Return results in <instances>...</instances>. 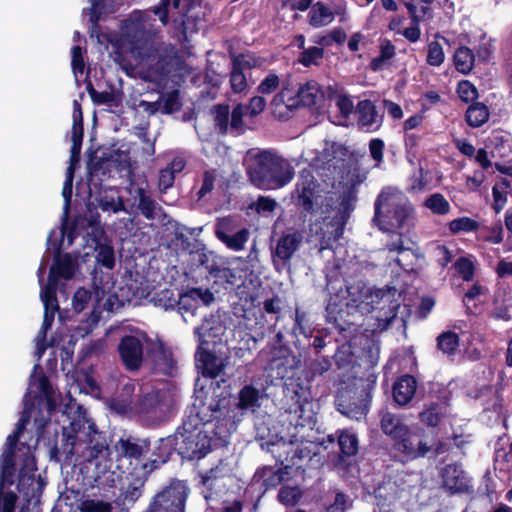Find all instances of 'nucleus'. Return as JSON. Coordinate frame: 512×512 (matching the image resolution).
Listing matches in <instances>:
<instances>
[{"instance_id":"obj_1","label":"nucleus","mask_w":512,"mask_h":512,"mask_svg":"<svg viewBox=\"0 0 512 512\" xmlns=\"http://www.w3.org/2000/svg\"><path fill=\"white\" fill-rule=\"evenodd\" d=\"M33 409L34 404H29L26 401L15 430L6 438L0 457V463H4V472L8 476L11 475L8 469H11L12 465L19 466L17 487L28 501L33 498H38L47 484L46 480L42 478L41 475H35L37 471L35 450L38 442L44 438V431L46 426L50 423V419L34 418L37 438L33 445L20 441L27 424L30 422Z\"/></svg>"},{"instance_id":"obj_2","label":"nucleus","mask_w":512,"mask_h":512,"mask_svg":"<svg viewBox=\"0 0 512 512\" xmlns=\"http://www.w3.org/2000/svg\"><path fill=\"white\" fill-rule=\"evenodd\" d=\"M217 390L219 386L206 408L208 416L202 415L200 408L192 405L186 410L181 426L176 429L178 454L182 459L193 461L204 458L212 450L213 437L210 434L217 440H223V392L217 393Z\"/></svg>"},{"instance_id":"obj_3","label":"nucleus","mask_w":512,"mask_h":512,"mask_svg":"<svg viewBox=\"0 0 512 512\" xmlns=\"http://www.w3.org/2000/svg\"><path fill=\"white\" fill-rule=\"evenodd\" d=\"M66 431L65 428H63ZM63 432V443L59 448L57 444L51 448V457L60 460V455L65 454L66 458L82 461L87 464V469L94 466V481L99 483L101 475H105L111 468V461L108 460L109 445L103 432L97 430L95 424L88 426V432L83 434Z\"/></svg>"},{"instance_id":"obj_4","label":"nucleus","mask_w":512,"mask_h":512,"mask_svg":"<svg viewBox=\"0 0 512 512\" xmlns=\"http://www.w3.org/2000/svg\"><path fill=\"white\" fill-rule=\"evenodd\" d=\"M194 334L200 341L195 353L197 368L201 370L203 377L212 380L209 388L211 401L213 392L218 386L217 393L220 391L224 393V389L221 388L224 378L216 379L224 369V358H222L224 322L221 320L219 310L217 315L211 314L210 318H205L203 324L194 329ZM222 398L224 399V395Z\"/></svg>"},{"instance_id":"obj_5","label":"nucleus","mask_w":512,"mask_h":512,"mask_svg":"<svg viewBox=\"0 0 512 512\" xmlns=\"http://www.w3.org/2000/svg\"><path fill=\"white\" fill-rule=\"evenodd\" d=\"M251 161L247 173L251 183L259 189L282 188L295 176L291 162L275 150H259L251 156Z\"/></svg>"},{"instance_id":"obj_6","label":"nucleus","mask_w":512,"mask_h":512,"mask_svg":"<svg viewBox=\"0 0 512 512\" xmlns=\"http://www.w3.org/2000/svg\"><path fill=\"white\" fill-rule=\"evenodd\" d=\"M293 197L299 208L306 213L315 214L327 211V208L337 204L343 198V195L337 192L324 191L312 172L303 169L299 173Z\"/></svg>"},{"instance_id":"obj_7","label":"nucleus","mask_w":512,"mask_h":512,"mask_svg":"<svg viewBox=\"0 0 512 512\" xmlns=\"http://www.w3.org/2000/svg\"><path fill=\"white\" fill-rule=\"evenodd\" d=\"M354 200L351 193H345L337 204L320 212L321 219L315 224V235L319 238L321 250L332 248L342 237L346 221L354 209Z\"/></svg>"},{"instance_id":"obj_8","label":"nucleus","mask_w":512,"mask_h":512,"mask_svg":"<svg viewBox=\"0 0 512 512\" xmlns=\"http://www.w3.org/2000/svg\"><path fill=\"white\" fill-rule=\"evenodd\" d=\"M190 488L186 481L172 479L167 486L153 496L149 512H186Z\"/></svg>"},{"instance_id":"obj_9","label":"nucleus","mask_w":512,"mask_h":512,"mask_svg":"<svg viewBox=\"0 0 512 512\" xmlns=\"http://www.w3.org/2000/svg\"><path fill=\"white\" fill-rule=\"evenodd\" d=\"M145 69L144 79L147 81L163 80L168 77L174 66V56L165 49H159L153 44L138 57Z\"/></svg>"},{"instance_id":"obj_10","label":"nucleus","mask_w":512,"mask_h":512,"mask_svg":"<svg viewBox=\"0 0 512 512\" xmlns=\"http://www.w3.org/2000/svg\"><path fill=\"white\" fill-rule=\"evenodd\" d=\"M113 447L118 461L125 459L130 465H135L133 471L138 467L143 471V464L147 461L146 455L150 451L151 441L149 438L128 435L120 437Z\"/></svg>"},{"instance_id":"obj_11","label":"nucleus","mask_w":512,"mask_h":512,"mask_svg":"<svg viewBox=\"0 0 512 512\" xmlns=\"http://www.w3.org/2000/svg\"><path fill=\"white\" fill-rule=\"evenodd\" d=\"M132 414L147 426H158L166 420V410L158 392H149L137 397Z\"/></svg>"},{"instance_id":"obj_12","label":"nucleus","mask_w":512,"mask_h":512,"mask_svg":"<svg viewBox=\"0 0 512 512\" xmlns=\"http://www.w3.org/2000/svg\"><path fill=\"white\" fill-rule=\"evenodd\" d=\"M121 28L120 41L126 43L137 58L154 44L145 23L141 20L126 19Z\"/></svg>"},{"instance_id":"obj_13","label":"nucleus","mask_w":512,"mask_h":512,"mask_svg":"<svg viewBox=\"0 0 512 512\" xmlns=\"http://www.w3.org/2000/svg\"><path fill=\"white\" fill-rule=\"evenodd\" d=\"M145 333L140 335H124L118 345L117 353L119 359L127 371H137L141 368L144 360Z\"/></svg>"},{"instance_id":"obj_14","label":"nucleus","mask_w":512,"mask_h":512,"mask_svg":"<svg viewBox=\"0 0 512 512\" xmlns=\"http://www.w3.org/2000/svg\"><path fill=\"white\" fill-rule=\"evenodd\" d=\"M91 231L87 233V244L96 252V263L103 268L112 270L115 267V251L105 236L97 219L89 221Z\"/></svg>"},{"instance_id":"obj_15","label":"nucleus","mask_w":512,"mask_h":512,"mask_svg":"<svg viewBox=\"0 0 512 512\" xmlns=\"http://www.w3.org/2000/svg\"><path fill=\"white\" fill-rule=\"evenodd\" d=\"M8 470L11 472L10 476L6 475V473L4 472V463H0V512H14L18 499V496L14 492H5V488L12 486L15 482L17 465H12V468ZM17 491L22 496L24 501V504L21 506L19 512H22L23 508L27 512H30L31 505L33 506V509L38 508V506L41 503V496L43 492L39 495L38 498H33L30 501H28L18 489Z\"/></svg>"},{"instance_id":"obj_16","label":"nucleus","mask_w":512,"mask_h":512,"mask_svg":"<svg viewBox=\"0 0 512 512\" xmlns=\"http://www.w3.org/2000/svg\"><path fill=\"white\" fill-rule=\"evenodd\" d=\"M386 248L390 253H397L394 260L405 271H413L417 265L419 253L417 244L410 238L403 237L402 234L392 236L386 244Z\"/></svg>"},{"instance_id":"obj_17","label":"nucleus","mask_w":512,"mask_h":512,"mask_svg":"<svg viewBox=\"0 0 512 512\" xmlns=\"http://www.w3.org/2000/svg\"><path fill=\"white\" fill-rule=\"evenodd\" d=\"M394 448L410 460L423 458L432 450V446L424 441L422 435L409 427L394 441Z\"/></svg>"},{"instance_id":"obj_18","label":"nucleus","mask_w":512,"mask_h":512,"mask_svg":"<svg viewBox=\"0 0 512 512\" xmlns=\"http://www.w3.org/2000/svg\"><path fill=\"white\" fill-rule=\"evenodd\" d=\"M346 288L353 305L367 312L374 309L375 305L379 304L388 294V292L383 289H371L362 281L350 284Z\"/></svg>"},{"instance_id":"obj_19","label":"nucleus","mask_w":512,"mask_h":512,"mask_svg":"<svg viewBox=\"0 0 512 512\" xmlns=\"http://www.w3.org/2000/svg\"><path fill=\"white\" fill-rule=\"evenodd\" d=\"M178 453L177 435L172 434L167 437L159 438L151 451L150 458H147L143 464L145 475H149L152 471L167 463L174 453Z\"/></svg>"},{"instance_id":"obj_20","label":"nucleus","mask_w":512,"mask_h":512,"mask_svg":"<svg viewBox=\"0 0 512 512\" xmlns=\"http://www.w3.org/2000/svg\"><path fill=\"white\" fill-rule=\"evenodd\" d=\"M336 405L339 412L358 420L368 411V393L364 390L343 391L339 394Z\"/></svg>"},{"instance_id":"obj_21","label":"nucleus","mask_w":512,"mask_h":512,"mask_svg":"<svg viewBox=\"0 0 512 512\" xmlns=\"http://www.w3.org/2000/svg\"><path fill=\"white\" fill-rule=\"evenodd\" d=\"M301 365V357L294 355L285 346H280L273 351V357L269 362V369L276 378L284 379L292 376L293 372Z\"/></svg>"},{"instance_id":"obj_22","label":"nucleus","mask_w":512,"mask_h":512,"mask_svg":"<svg viewBox=\"0 0 512 512\" xmlns=\"http://www.w3.org/2000/svg\"><path fill=\"white\" fill-rule=\"evenodd\" d=\"M407 197L400 190L393 187H385L375 201L374 221L380 222L388 214L393 212Z\"/></svg>"},{"instance_id":"obj_23","label":"nucleus","mask_w":512,"mask_h":512,"mask_svg":"<svg viewBox=\"0 0 512 512\" xmlns=\"http://www.w3.org/2000/svg\"><path fill=\"white\" fill-rule=\"evenodd\" d=\"M128 475L132 479L126 488L120 489V494L115 499L116 505L121 510H128L142 496L143 487L148 476L144 474V471L141 472V475L134 473V471L128 472Z\"/></svg>"},{"instance_id":"obj_24","label":"nucleus","mask_w":512,"mask_h":512,"mask_svg":"<svg viewBox=\"0 0 512 512\" xmlns=\"http://www.w3.org/2000/svg\"><path fill=\"white\" fill-rule=\"evenodd\" d=\"M302 239L303 237L299 232L283 234L272 251L274 261L278 259L284 264L289 262L299 249Z\"/></svg>"},{"instance_id":"obj_25","label":"nucleus","mask_w":512,"mask_h":512,"mask_svg":"<svg viewBox=\"0 0 512 512\" xmlns=\"http://www.w3.org/2000/svg\"><path fill=\"white\" fill-rule=\"evenodd\" d=\"M77 268V263L69 253L61 254L60 246L57 247L54 262L50 267L49 279H55L58 282L59 278L70 280L74 277Z\"/></svg>"},{"instance_id":"obj_26","label":"nucleus","mask_w":512,"mask_h":512,"mask_svg":"<svg viewBox=\"0 0 512 512\" xmlns=\"http://www.w3.org/2000/svg\"><path fill=\"white\" fill-rule=\"evenodd\" d=\"M443 485L452 493H459L467 491L469 482L465 472L461 466L454 464H447L441 472Z\"/></svg>"},{"instance_id":"obj_27","label":"nucleus","mask_w":512,"mask_h":512,"mask_svg":"<svg viewBox=\"0 0 512 512\" xmlns=\"http://www.w3.org/2000/svg\"><path fill=\"white\" fill-rule=\"evenodd\" d=\"M413 208L408 198L405 199V203H401L398 207L383 218L378 225L381 229H386V226L393 228L405 229L412 224Z\"/></svg>"},{"instance_id":"obj_28","label":"nucleus","mask_w":512,"mask_h":512,"mask_svg":"<svg viewBox=\"0 0 512 512\" xmlns=\"http://www.w3.org/2000/svg\"><path fill=\"white\" fill-rule=\"evenodd\" d=\"M326 97V92L315 80H309L301 85L297 92L298 103L303 106H320Z\"/></svg>"},{"instance_id":"obj_29","label":"nucleus","mask_w":512,"mask_h":512,"mask_svg":"<svg viewBox=\"0 0 512 512\" xmlns=\"http://www.w3.org/2000/svg\"><path fill=\"white\" fill-rule=\"evenodd\" d=\"M417 381L412 375L401 376L393 386V398L400 406L407 405L414 397Z\"/></svg>"},{"instance_id":"obj_30","label":"nucleus","mask_w":512,"mask_h":512,"mask_svg":"<svg viewBox=\"0 0 512 512\" xmlns=\"http://www.w3.org/2000/svg\"><path fill=\"white\" fill-rule=\"evenodd\" d=\"M134 389L135 385L133 383L123 385L121 392L110 399V409L120 415L132 414L135 402L132 399Z\"/></svg>"},{"instance_id":"obj_31","label":"nucleus","mask_w":512,"mask_h":512,"mask_svg":"<svg viewBox=\"0 0 512 512\" xmlns=\"http://www.w3.org/2000/svg\"><path fill=\"white\" fill-rule=\"evenodd\" d=\"M358 124L367 131L379 127V120L375 105L370 100H362L357 104Z\"/></svg>"},{"instance_id":"obj_32","label":"nucleus","mask_w":512,"mask_h":512,"mask_svg":"<svg viewBox=\"0 0 512 512\" xmlns=\"http://www.w3.org/2000/svg\"><path fill=\"white\" fill-rule=\"evenodd\" d=\"M294 404L291 405L286 412L289 414L290 423L294 424L295 427H305L312 423V416L306 411V401H301L298 393H295L292 397Z\"/></svg>"},{"instance_id":"obj_33","label":"nucleus","mask_w":512,"mask_h":512,"mask_svg":"<svg viewBox=\"0 0 512 512\" xmlns=\"http://www.w3.org/2000/svg\"><path fill=\"white\" fill-rule=\"evenodd\" d=\"M338 146L336 143H325L324 149L313 159L312 165L317 170H327L330 174L337 169L336 153Z\"/></svg>"},{"instance_id":"obj_34","label":"nucleus","mask_w":512,"mask_h":512,"mask_svg":"<svg viewBox=\"0 0 512 512\" xmlns=\"http://www.w3.org/2000/svg\"><path fill=\"white\" fill-rule=\"evenodd\" d=\"M380 427L383 433L391 437L393 441L399 438L402 433H405L408 428L399 416L388 411L382 412Z\"/></svg>"},{"instance_id":"obj_35","label":"nucleus","mask_w":512,"mask_h":512,"mask_svg":"<svg viewBox=\"0 0 512 512\" xmlns=\"http://www.w3.org/2000/svg\"><path fill=\"white\" fill-rule=\"evenodd\" d=\"M136 194L139 213L148 220H154L158 216V211H161V207L144 188L138 187Z\"/></svg>"},{"instance_id":"obj_36","label":"nucleus","mask_w":512,"mask_h":512,"mask_svg":"<svg viewBox=\"0 0 512 512\" xmlns=\"http://www.w3.org/2000/svg\"><path fill=\"white\" fill-rule=\"evenodd\" d=\"M309 24L312 27L320 28L329 25L334 20V13L322 2L315 3L309 14Z\"/></svg>"},{"instance_id":"obj_37","label":"nucleus","mask_w":512,"mask_h":512,"mask_svg":"<svg viewBox=\"0 0 512 512\" xmlns=\"http://www.w3.org/2000/svg\"><path fill=\"white\" fill-rule=\"evenodd\" d=\"M223 477L222 469L219 466L209 469L202 475V484L206 488V500L212 499L220 491L219 482Z\"/></svg>"},{"instance_id":"obj_38","label":"nucleus","mask_w":512,"mask_h":512,"mask_svg":"<svg viewBox=\"0 0 512 512\" xmlns=\"http://www.w3.org/2000/svg\"><path fill=\"white\" fill-rule=\"evenodd\" d=\"M489 115V109L485 104L474 102L466 111V121L469 126L478 128L488 121Z\"/></svg>"},{"instance_id":"obj_39","label":"nucleus","mask_w":512,"mask_h":512,"mask_svg":"<svg viewBox=\"0 0 512 512\" xmlns=\"http://www.w3.org/2000/svg\"><path fill=\"white\" fill-rule=\"evenodd\" d=\"M169 303L165 304V309H174L177 307V310L181 313H191L195 314V311L198 307V304L194 298V296L190 293V290L183 294H179L178 299H168Z\"/></svg>"},{"instance_id":"obj_40","label":"nucleus","mask_w":512,"mask_h":512,"mask_svg":"<svg viewBox=\"0 0 512 512\" xmlns=\"http://www.w3.org/2000/svg\"><path fill=\"white\" fill-rule=\"evenodd\" d=\"M454 65L457 71L462 74H468L473 66L475 61V56L472 50L466 46L459 47L454 53Z\"/></svg>"},{"instance_id":"obj_41","label":"nucleus","mask_w":512,"mask_h":512,"mask_svg":"<svg viewBox=\"0 0 512 512\" xmlns=\"http://www.w3.org/2000/svg\"><path fill=\"white\" fill-rule=\"evenodd\" d=\"M57 285L58 282L55 279L48 278L45 287L41 289L40 297L44 304L45 310H59L57 300Z\"/></svg>"},{"instance_id":"obj_42","label":"nucleus","mask_w":512,"mask_h":512,"mask_svg":"<svg viewBox=\"0 0 512 512\" xmlns=\"http://www.w3.org/2000/svg\"><path fill=\"white\" fill-rule=\"evenodd\" d=\"M438 349L448 356L454 355L459 347V336L453 331H446L437 337Z\"/></svg>"},{"instance_id":"obj_43","label":"nucleus","mask_w":512,"mask_h":512,"mask_svg":"<svg viewBox=\"0 0 512 512\" xmlns=\"http://www.w3.org/2000/svg\"><path fill=\"white\" fill-rule=\"evenodd\" d=\"M101 16L95 12V9H90V36L96 37L99 44H113L114 34L105 33L102 31L99 21Z\"/></svg>"},{"instance_id":"obj_44","label":"nucleus","mask_w":512,"mask_h":512,"mask_svg":"<svg viewBox=\"0 0 512 512\" xmlns=\"http://www.w3.org/2000/svg\"><path fill=\"white\" fill-rule=\"evenodd\" d=\"M259 397L260 392L257 388L251 385H246L239 392V402L237 407L242 410L258 407Z\"/></svg>"},{"instance_id":"obj_45","label":"nucleus","mask_w":512,"mask_h":512,"mask_svg":"<svg viewBox=\"0 0 512 512\" xmlns=\"http://www.w3.org/2000/svg\"><path fill=\"white\" fill-rule=\"evenodd\" d=\"M395 55V47L394 45L389 41L385 40L380 49V55L373 58L370 62V68L373 71H379L382 70L387 62L393 58Z\"/></svg>"},{"instance_id":"obj_46","label":"nucleus","mask_w":512,"mask_h":512,"mask_svg":"<svg viewBox=\"0 0 512 512\" xmlns=\"http://www.w3.org/2000/svg\"><path fill=\"white\" fill-rule=\"evenodd\" d=\"M338 446L342 455L354 456L358 451V438L349 431H342L338 436Z\"/></svg>"},{"instance_id":"obj_47","label":"nucleus","mask_w":512,"mask_h":512,"mask_svg":"<svg viewBox=\"0 0 512 512\" xmlns=\"http://www.w3.org/2000/svg\"><path fill=\"white\" fill-rule=\"evenodd\" d=\"M419 417L426 425L436 427L442 418V408L439 404L432 403L419 414Z\"/></svg>"},{"instance_id":"obj_48","label":"nucleus","mask_w":512,"mask_h":512,"mask_svg":"<svg viewBox=\"0 0 512 512\" xmlns=\"http://www.w3.org/2000/svg\"><path fill=\"white\" fill-rule=\"evenodd\" d=\"M425 206L439 215L447 214L450 210L449 202L440 193H434L428 197L425 201Z\"/></svg>"},{"instance_id":"obj_49","label":"nucleus","mask_w":512,"mask_h":512,"mask_svg":"<svg viewBox=\"0 0 512 512\" xmlns=\"http://www.w3.org/2000/svg\"><path fill=\"white\" fill-rule=\"evenodd\" d=\"M301 490L297 486H283L278 493V500L285 506L296 505L301 498Z\"/></svg>"},{"instance_id":"obj_50","label":"nucleus","mask_w":512,"mask_h":512,"mask_svg":"<svg viewBox=\"0 0 512 512\" xmlns=\"http://www.w3.org/2000/svg\"><path fill=\"white\" fill-rule=\"evenodd\" d=\"M182 103L180 101V95L178 90H172L167 93L164 97L163 104H161L162 114H173L180 111Z\"/></svg>"},{"instance_id":"obj_51","label":"nucleus","mask_w":512,"mask_h":512,"mask_svg":"<svg viewBox=\"0 0 512 512\" xmlns=\"http://www.w3.org/2000/svg\"><path fill=\"white\" fill-rule=\"evenodd\" d=\"M232 68L240 70L244 73L245 70H250L253 67H257L260 62L251 54H240L234 55L231 53Z\"/></svg>"},{"instance_id":"obj_52","label":"nucleus","mask_w":512,"mask_h":512,"mask_svg":"<svg viewBox=\"0 0 512 512\" xmlns=\"http://www.w3.org/2000/svg\"><path fill=\"white\" fill-rule=\"evenodd\" d=\"M324 56L323 48L312 46L308 49H304L299 58V62L303 64L305 67H309L311 65H318L319 61L322 60Z\"/></svg>"},{"instance_id":"obj_53","label":"nucleus","mask_w":512,"mask_h":512,"mask_svg":"<svg viewBox=\"0 0 512 512\" xmlns=\"http://www.w3.org/2000/svg\"><path fill=\"white\" fill-rule=\"evenodd\" d=\"M229 82L232 93L239 95L246 93L248 83L242 71L232 68Z\"/></svg>"},{"instance_id":"obj_54","label":"nucleus","mask_w":512,"mask_h":512,"mask_svg":"<svg viewBox=\"0 0 512 512\" xmlns=\"http://www.w3.org/2000/svg\"><path fill=\"white\" fill-rule=\"evenodd\" d=\"M78 508L81 512H112V506L109 502L94 499L82 500Z\"/></svg>"},{"instance_id":"obj_55","label":"nucleus","mask_w":512,"mask_h":512,"mask_svg":"<svg viewBox=\"0 0 512 512\" xmlns=\"http://www.w3.org/2000/svg\"><path fill=\"white\" fill-rule=\"evenodd\" d=\"M92 297V293L90 290H87L83 287H80L74 293L72 299V307L76 313L82 312L87 308Z\"/></svg>"},{"instance_id":"obj_56","label":"nucleus","mask_w":512,"mask_h":512,"mask_svg":"<svg viewBox=\"0 0 512 512\" xmlns=\"http://www.w3.org/2000/svg\"><path fill=\"white\" fill-rule=\"evenodd\" d=\"M445 59L444 51L441 44L432 41L428 44L427 63L431 66H440Z\"/></svg>"},{"instance_id":"obj_57","label":"nucleus","mask_w":512,"mask_h":512,"mask_svg":"<svg viewBox=\"0 0 512 512\" xmlns=\"http://www.w3.org/2000/svg\"><path fill=\"white\" fill-rule=\"evenodd\" d=\"M276 206L277 202L275 199L268 196H259L256 201L249 205V208L258 214H267L273 212Z\"/></svg>"},{"instance_id":"obj_58","label":"nucleus","mask_w":512,"mask_h":512,"mask_svg":"<svg viewBox=\"0 0 512 512\" xmlns=\"http://www.w3.org/2000/svg\"><path fill=\"white\" fill-rule=\"evenodd\" d=\"M288 474L287 467L285 468H278L277 470L272 469H266L265 470V479H264V485L268 488H275L278 485H280L284 479L285 476Z\"/></svg>"},{"instance_id":"obj_59","label":"nucleus","mask_w":512,"mask_h":512,"mask_svg":"<svg viewBox=\"0 0 512 512\" xmlns=\"http://www.w3.org/2000/svg\"><path fill=\"white\" fill-rule=\"evenodd\" d=\"M249 236L250 232L246 228L239 230L230 237L226 235V246L236 251L241 250L248 241Z\"/></svg>"},{"instance_id":"obj_60","label":"nucleus","mask_w":512,"mask_h":512,"mask_svg":"<svg viewBox=\"0 0 512 512\" xmlns=\"http://www.w3.org/2000/svg\"><path fill=\"white\" fill-rule=\"evenodd\" d=\"M332 364L329 358L327 357H320L317 359L312 360L308 365V373L311 375V377L321 376L324 373H326L330 368Z\"/></svg>"},{"instance_id":"obj_61","label":"nucleus","mask_w":512,"mask_h":512,"mask_svg":"<svg viewBox=\"0 0 512 512\" xmlns=\"http://www.w3.org/2000/svg\"><path fill=\"white\" fill-rule=\"evenodd\" d=\"M449 228L452 232L457 233L460 231L470 232L478 228V223L468 217H462L450 222Z\"/></svg>"},{"instance_id":"obj_62","label":"nucleus","mask_w":512,"mask_h":512,"mask_svg":"<svg viewBox=\"0 0 512 512\" xmlns=\"http://www.w3.org/2000/svg\"><path fill=\"white\" fill-rule=\"evenodd\" d=\"M457 92L459 97L465 102L474 101L478 98V91L476 87L467 80L459 82Z\"/></svg>"},{"instance_id":"obj_63","label":"nucleus","mask_w":512,"mask_h":512,"mask_svg":"<svg viewBox=\"0 0 512 512\" xmlns=\"http://www.w3.org/2000/svg\"><path fill=\"white\" fill-rule=\"evenodd\" d=\"M243 115L244 107L239 104L233 109L230 122L231 132L235 135H240L244 131Z\"/></svg>"},{"instance_id":"obj_64","label":"nucleus","mask_w":512,"mask_h":512,"mask_svg":"<svg viewBox=\"0 0 512 512\" xmlns=\"http://www.w3.org/2000/svg\"><path fill=\"white\" fill-rule=\"evenodd\" d=\"M216 181V173L214 170H207L203 174L202 185L197 192L198 198H204L208 193H210L215 185Z\"/></svg>"}]
</instances>
